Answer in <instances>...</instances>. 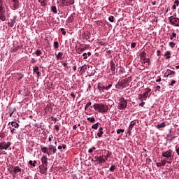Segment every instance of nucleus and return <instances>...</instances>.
Returning a JSON list of instances; mask_svg holds the SVG:
<instances>
[{
    "label": "nucleus",
    "mask_w": 179,
    "mask_h": 179,
    "mask_svg": "<svg viewBox=\"0 0 179 179\" xmlns=\"http://www.w3.org/2000/svg\"><path fill=\"white\" fill-rule=\"evenodd\" d=\"M90 108H94L97 113H107L108 111V106L103 103H94L92 106H90Z\"/></svg>",
    "instance_id": "obj_1"
},
{
    "label": "nucleus",
    "mask_w": 179,
    "mask_h": 179,
    "mask_svg": "<svg viewBox=\"0 0 179 179\" xmlns=\"http://www.w3.org/2000/svg\"><path fill=\"white\" fill-rule=\"evenodd\" d=\"M162 157H166V160H173L174 159L173 150L170 149L166 152H162Z\"/></svg>",
    "instance_id": "obj_2"
},
{
    "label": "nucleus",
    "mask_w": 179,
    "mask_h": 179,
    "mask_svg": "<svg viewBox=\"0 0 179 179\" xmlns=\"http://www.w3.org/2000/svg\"><path fill=\"white\" fill-rule=\"evenodd\" d=\"M127 106H128V102L125 100V98H120L117 106L118 110H125V108H127Z\"/></svg>",
    "instance_id": "obj_3"
},
{
    "label": "nucleus",
    "mask_w": 179,
    "mask_h": 179,
    "mask_svg": "<svg viewBox=\"0 0 179 179\" xmlns=\"http://www.w3.org/2000/svg\"><path fill=\"white\" fill-rule=\"evenodd\" d=\"M0 20L5 22L6 20V12L3 9V3L0 1Z\"/></svg>",
    "instance_id": "obj_4"
},
{
    "label": "nucleus",
    "mask_w": 179,
    "mask_h": 179,
    "mask_svg": "<svg viewBox=\"0 0 179 179\" xmlns=\"http://www.w3.org/2000/svg\"><path fill=\"white\" fill-rule=\"evenodd\" d=\"M170 24L175 26L176 27H179V18L174 16H171L169 17Z\"/></svg>",
    "instance_id": "obj_5"
},
{
    "label": "nucleus",
    "mask_w": 179,
    "mask_h": 179,
    "mask_svg": "<svg viewBox=\"0 0 179 179\" xmlns=\"http://www.w3.org/2000/svg\"><path fill=\"white\" fill-rule=\"evenodd\" d=\"M10 146V142H2L0 143V150H3V149L5 150H7L8 149H9V147Z\"/></svg>",
    "instance_id": "obj_6"
},
{
    "label": "nucleus",
    "mask_w": 179,
    "mask_h": 179,
    "mask_svg": "<svg viewBox=\"0 0 179 179\" xmlns=\"http://www.w3.org/2000/svg\"><path fill=\"white\" fill-rule=\"evenodd\" d=\"M41 150L42 153H46L48 156H51V155H52V152H51L50 151H48L49 148L47 147H43V145H41Z\"/></svg>",
    "instance_id": "obj_7"
},
{
    "label": "nucleus",
    "mask_w": 179,
    "mask_h": 179,
    "mask_svg": "<svg viewBox=\"0 0 179 179\" xmlns=\"http://www.w3.org/2000/svg\"><path fill=\"white\" fill-rule=\"evenodd\" d=\"M33 72H34V73H36L37 79H39L40 76H41V73L40 72V68H38V66H37L34 67Z\"/></svg>",
    "instance_id": "obj_8"
},
{
    "label": "nucleus",
    "mask_w": 179,
    "mask_h": 179,
    "mask_svg": "<svg viewBox=\"0 0 179 179\" xmlns=\"http://www.w3.org/2000/svg\"><path fill=\"white\" fill-rule=\"evenodd\" d=\"M39 171H40L41 174H47V166L40 165L39 166Z\"/></svg>",
    "instance_id": "obj_9"
},
{
    "label": "nucleus",
    "mask_w": 179,
    "mask_h": 179,
    "mask_svg": "<svg viewBox=\"0 0 179 179\" xmlns=\"http://www.w3.org/2000/svg\"><path fill=\"white\" fill-rule=\"evenodd\" d=\"M171 75H176V71L167 69L164 73L165 78H169V76H171Z\"/></svg>",
    "instance_id": "obj_10"
},
{
    "label": "nucleus",
    "mask_w": 179,
    "mask_h": 179,
    "mask_svg": "<svg viewBox=\"0 0 179 179\" xmlns=\"http://www.w3.org/2000/svg\"><path fill=\"white\" fill-rule=\"evenodd\" d=\"M110 70L112 71V73L113 75H115V63H114V61H110Z\"/></svg>",
    "instance_id": "obj_11"
},
{
    "label": "nucleus",
    "mask_w": 179,
    "mask_h": 179,
    "mask_svg": "<svg viewBox=\"0 0 179 179\" xmlns=\"http://www.w3.org/2000/svg\"><path fill=\"white\" fill-rule=\"evenodd\" d=\"M136 124V122L131 121L130 122L129 129H128V131L127 134H129V135H131V131L133 129L134 127H135V125Z\"/></svg>",
    "instance_id": "obj_12"
},
{
    "label": "nucleus",
    "mask_w": 179,
    "mask_h": 179,
    "mask_svg": "<svg viewBox=\"0 0 179 179\" xmlns=\"http://www.w3.org/2000/svg\"><path fill=\"white\" fill-rule=\"evenodd\" d=\"M41 160L42 162V165L48 166V158H47L46 156H43Z\"/></svg>",
    "instance_id": "obj_13"
},
{
    "label": "nucleus",
    "mask_w": 179,
    "mask_h": 179,
    "mask_svg": "<svg viewBox=\"0 0 179 179\" xmlns=\"http://www.w3.org/2000/svg\"><path fill=\"white\" fill-rule=\"evenodd\" d=\"M52 152V154L53 155H55V153H57V147L56 146H54L52 145H49V152Z\"/></svg>",
    "instance_id": "obj_14"
},
{
    "label": "nucleus",
    "mask_w": 179,
    "mask_h": 179,
    "mask_svg": "<svg viewBox=\"0 0 179 179\" xmlns=\"http://www.w3.org/2000/svg\"><path fill=\"white\" fill-rule=\"evenodd\" d=\"M22 171V169L19 166H14L13 167V174H17V173H20Z\"/></svg>",
    "instance_id": "obj_15"
},
{
    "label": "nucleus",
    "mask_w": 179,
    "mask_h": 179,
    "mask_svg": "<svg viewBox=\"0 0 179 179\" xmlns=\"http://www.w3.org/2000/svg\"><path fill=\"white\" fill-rule=\"evenodd\" d=\"M13 10H16V9H19V6H20V3H19V0H16L15 1H13Z\"/></svg>",
    "instance_id": "obj_16"
},
{
    "label": "nucleus",
    "mask_w": 179,
    "mask_h": 179,
    "mask_svg": "<svg viewBox=\"0 0 179 179\" xmlns=\"http://www.w3.org/2000/svg\"><path fill=\"white\" fill-rule=\"evenodd\" d=\"M98 163L99 164H103V163H106V159H104V157L100 156L98 159Z\"/></svg>",
    "instance_id": "obj_17"
},
{
    "label": "nucleus",
    "mask_w": 179,
    "mask_h": 179,
    "mask_svg": "<svg viewBox=\"0 0 179 179\" xmlns=\"http://www.w3.org/2000/svg\"><path fill=\"white\" fill-rule=\"evenodd\" d=\"M103 129H104L103 127H100L99 129V132L97 133V136H99V138H101V136H103V134H104Z\"/></svg>",
    "instance_id": "obj_18"
},
{
    "label": "nucleus",
    "mask_w": 179,
    "mask_h": 179,
    "mask_svg": "<svg viewBox=\"0 0 179 179\" xmlns=\"http://www.w3.org/2000/svg\"><path fill=\"white\" fill-rule=\"evenodd\" d=\"M87 69V66H86V64H84L83 66H81L80 73H85Z\"/></svg>",
    "instance_id": "obj_19"
},
{
    "label": "nucleus",
    "mask_w": 179,
    "mask_h": 179,
    "mask_svg": "<svg viewBox=\"0 0 179 179\" xmlns=\"http://www.w3.org/2000/svg\"><path fill=\"white\" fill-rule=\"evenodd\" d=\"M75 3V0H67L65 3V6H69L70 5H73Z\"/></svg>",
    "instance_id": "obj_20"
},
{
    "label": "nucleus",
    "mask_w": 179,
    "mask_h": 179,
    "mask_svg": "<svg viewBox=\"0 0 179 179\" xmlns=\"http://www.w3.org/2000/svg\"><path fill=\"white\" fill-rule=\"evenodd\" d=\"M157 167H162L163 166H166V160H163L161 162H158L156 164Z\"/></svg>",
    "instance_id": "obj_21"
},
{
    "label": "nucleus",
    "mask_w": 179,
    "mask_h": 179,
    "mask_svg": "<svg viewBox=\"0 0 179 179\" xmlns=\"http://www.w3.org/2000/svg\"><path fill=\"white\" fill-rule=\"evenodd\" d=\"M10 124V125L12 126V127H14V128H16V129H17V128H19V124H17V122H9L8 123V125Z\"/></svg>",
    "instance_id": "obj_22"
},
{
    "label": "nucleus",
    "mask_w": 179,
    "mask_h": 179,
    "mask_svg": "<svg viewBox=\"0 0 179 179\" xmlns=\"http://www.w3.org/2000/svg\"><path fill=\"white\" fill-rule=\"evenodd\" d=\"M171 53L170 52V51H166L164 54V57H166V59H170V58H171Z\"/></svg>",
    "instance_id": "obj_23"
},
{
    "label": "nucleus",
    "mask_w": 179,
    "mask_h": 179,
    "mask_svg": "<svg viewBox=\"0 0 179 179\" xmlns=\"http://www.w3.org/2000/svg\"><path fill=\"white\" fill-rule=\"evenodd\" d=\"M62 57H64V52H59L57 55L56 58H57V59H62Z\"/></svg>",
    "instance_id": "obj_24"
},
{
    "label": "nucleus",
    "mask_w": 179,
    "mask_h": 179,
    "mask_svg": "<svg viewBox=\"0 0 179 179\" xmlns=\"http://www.w3.org/2000/svg\"><path fill=\"white\" fill-rule=\"evenodd\" d=\"M98 89L99 90H102V92H104L106 90V87H104L101 83L98 84Z\"/></svg>",
    "instance_id": "obj_25"
},
{
    "label": "nucleus",
    "mask_w": 179,
    "mask_h": 179,
    "mask_svg": "<svg viewBox=\"0 0 179 179\" xmlns=\"http://www.w3.org/2000/svg\"><path fill=\"white\" fill-rule=\"evenodd\" d=\"M29 164H30L31 166H32V167H36V164H37V161H32L30 160L29 161Z\"/></svg>",
    "instance_id": "obj_26"
},
{
    "label": "nucleus",
    "mask_w": 179,
    "mask_h": 179,
    "mask_svg": "<svg viewBox=\"0 0 179 179\" xmlns=\"http://www.w3.org/2000/svg\"><path fill=\"white\" fill-rule=\"evenodd\" d=\"M140 58H141V60L142 59L145 60L146 59V52H143L142 53H141Z\"/></svg>",
    "instance_id": "obj_27"
},
{
    "label": "nucleus",
    "mask_w": 179,
    "mask_h": 179,
    "mask_svg": "<svg viewBox=\"0 0 179 179\" xmlns=\"http://www.w3.org/2000/svg\"><path fill=\"white\" fill-rule=\"evenodd\" d=\"M165 127H166V123L165 122H162L159 124H157V126L158 129H160V128H164Z\"/></svg>",
    "instance_id": "obj_28"
},
{
    "label": "nucleus",
    "mask_w": 179,
    "mask_h": 179,
    "mask_svg": "<svg viewBox=\"0 0 179 179\" xmlns=\"http://www.w3.org/2000/svg\"><path fill=\"white\" fill-rule=\"evenodd\" d=\"M99 125H100V123L96 122V124H94L92 126V129H97L99 128Z\"/></svg>",
    "instance_id": "obj_29"
},
{
    "label": "nucleus",
    "mask_w": 179,
    "mask_h": 179,
    "mask_svg": "<svg viewBox=\"0 0 179 179\" xmlns=\"http://www.w3.org/2000/svg\"><path fill=\"white\" fill-rule=\"evenodd\" d=\"M35 54L37 55V57H40V55L43 54V52H41V50H36V51L35 52Z\"/></svg>",
    "instance_id": "obj_30"
},
{
    "label": "nucleus",
    "mask_w": 179,
    "mask_h": 179,
    "mask_svg": "<svg viewBox=\"0 0 179 179\" xmlns=\"http://www.w3.org/2000/svg\"><path fill=\"white\" fill-rule=\"evenodd\" d=\"M111 156V153L110 152V151H107L106 152V155L104 156L106 160H108V157H110Z\"/></svg>",
    "instance_id": "obj_31"
},
{
    "label": "nucleus",
    "mask_w": 179,
    "mask_h": 179,
    "mask_svg": "<svg viewBox=\"0 0 179 179\" xmlns=\"http://www.w3.org/2000/svg\"><path fill=\"white\" fill-rule=\"evenodd\" d=\"M51 10H52V12H53V13H58V11L57 10V7L56 6H52L51 8Z\"/></svg>",
    "instance_id": "obj_32"
},
{
    "label": "nucleus",
    "mask_w": 179,
    "mask_h": 179,
    "mask_svg": "<svg viewBox=\"0 0 179 179\" xmlns=\"http://www.w3.org/2000/svg\"><path fill=\"white\" fill-rule=\"evenodd\" d=\"M87 121H90V122H94V121H96V119L94 117H87Z\"/></svg>",
    "instance_id": "obj_33"
},
{
    "label": "nucleus",
    "mask_w": 179,
    "mask_h": 179,
    "mask_svg": "<svg viewBox=\"0 0 179 179\" xmlns=\"http://www.w3.org/2000/svg\"><path fill=\"white\" fill-rule=\"evenodd\" d=\"M59 47V43L58 41H55L54 42V48H58Z\"/></svg>",
    "instance_id": "obj_34"
},
{
    "label": "nucleus",
    "mask_w": 179,
    "mask_h": 179,
    "mask_svg": "<svg viewBox=\"0 0 179 179\" xmlns=\"http://www.w3.org/2000/svg\"><path fill=\"white\" fill-rule=\"evenodd\" d=\"M92 106V102L89 101L87 102V103L85 106V110H87V108H89V107H90Z\"/></svg>",
    "instance_id": "obj_35"
},
{
    "label": "nucleus",
    "mask_w": 179,
    "mask_h": 179,
    "mask_svg": "<svg viewBox=\"0 0 179 179\" xmlns=\"http://www.w3.org/2000/svg\"><path fill=\"white\" fill-rule=\"evenodd\" d=\"M124 132H125V130H124L122 129H120L117 130V134H124Z\"/></svg>",
    "instance_id": "obj_36"
},
{
    "label": "nucleus",
    "mask_w": 179,
    "mask_h": 179,
    "mask_svg": "<svg viewBox=\"0 0 179 179\" xmlns=\"http://www.w3.org/2000/svg\"><path fill=\"white\" fill-rule=\"evenodd\" d=\"M176 37H177V34H176L175 32L172 33L171 36V40H173Z\"/></svg>",
    "instance_id": "obj_37"
},
{
    "label": "nucleus",
    "mask_w": 179,
    "mask_h": 179,
    "mask_svg": "<svg viewBox=\"0 0 179 179\" xmlns=\"http://www.w3.org/2000/svg\"><path fill=\"white\" fill-rule=\"evenodd\" d=\"M143 99H148V96H149V94H148V92H145L142 94Z\"/></svg>",
    "instance_id": "obj_38"
},
{
    "label": "nucleus",
    "mask_w": 179,
    "mask_h": 179,
    "mask_svg": "<svg viewBox=\"0 0 179 179\" xmlns=\"http://www.w3.org/2000/svg\"><path fill=\"white\" fill-rule=\"evenodd\" d=\"M108 20L109 22H110L111 23H113L114 22V16H110L108 17Z\"/></svg>",
    "instance_id": "obj_39"
},
{
    "label": "nucleus",
    "mask_w": 179,
    "mask_h": 179,
    "mask_svg": "<svg viewBox=\"0 0 179 179\" xmlns=\"http://www.w3.org/2000/svg\"><path fill=\"white\" fill-rule=\"evenodd\" d=\"M38 2H40L41 6H45V5H47V3H45V1H38Z\"/></svg>",
    "instance_id": "obj_40"
},
{
    "label": "nucleus",
    "mask_w": 179,
    "mask_h": 179,
    "mask_svg": "<svg viewBox=\"0 0 179 179\" xmlns=\"http://www.w3.org/2000/svg\"><path fill=\"white\" fill-rule=\"evenodd\" d=\"M61 32L63 34V36H65V34H66V31H65V29L64 28H61Z\"/></svg>",
    "instance_id": "obj_41"
},
{
    "label": "nucleus",
    "mask_w": 179,
    "mask_h": 179,
    "mask_svg": "<svg viewBox=\"0 0 179 179\" xmlns=\"http://www.w3.org/2000/svg\"><path fill=\"white\" fill-rule=\"evenodd\" d=\"M138 100H140L141 101H143V96L142 94H140L138 95Z\"/></svg>",
    "instance_id": "obj_42"
},
{
    "label": "nucleus",
    "mask_w": 179,
    "mask_h": 179,
    "mask_svg": "<svg viewBox=\"0 0 179 179\" xmlns=\"http://www.w3.org/2000/svg\"><path fill=\"white\" fill-rule=\"evenodd\" d=\"M169 45L170 47H171V48H174V47L176 46V43H174V42H170Z\"/></svg>",
    "instance_id": "obj_43"
},
{
    "label": "nucleus",
    "mask_w": 179,
    "mask_h": 179,
    "mask_svg": "<svg viewBox=\"0 0 179 179\" xmlns=\"http://www.w3.org/2000/svg\"><path fill=\"white\" fill-rule=\"evenodd\" d=\"M68 20L69 23H72V22H73V16L69 17Z\"/></svg>",
    "instance_id": "obj_44"
},
{
    "label": "nucleus",
    "mask_w": 179,
    "mask_h": 179,
    "mask_svg": "<svg viewBox=\"0 0 179 179\" xmlns=\"http://www.w3.org/2000/svg\"><path fill=\"white\" fill-rule=\"evenodd\" d=\"M115 170V166L114 165H112L110 168V171H114Z\"/></svg>",
    "instance_id": "obj_45"
},
{
    "label": "nucleus",
    "mask_w": 179,
    "mask_h": 179,
    "mask_svg": "<svg viewBox=\"0 0 179 179\" xmlns=\"http://www.w3.org/2000/svg\"><path fill=\"white\" fill-rule=\"evenodd\" d=\"M136 47V43L134 42L131 44V48H135Z\"/></svg>",
    "instance_id": "obj_46"
},
{
    "label": "nucleus",
    "mask_w": 179,
    "mask_h": 179,
    "mask_svg": "<svg viewBox=\"0 0 179 179\" xmlns=\"http://www.w3.org/2000/svg\"><path fill=\"white\" fill-rule=\"evenodd\" d=\"M83 59H87V53L85 52L83 54Z\"/></svg>",
    "instance_id": "obj_47"
},
{
    "label": "nucleus",
    "mask_w": 179,
    "mask_h": 179,
    "mask_svg": "<svg viewBox=\"0 0 179 179\" xmlns=\"http://www.w3.org/2000/svg\"><path fill=\"white\" fill-rule=\"evenodd\" d=\"M160 89H162V87H160L159 85L156 87V90H155V92H160Z\"/></svg>",
    "instance_id": "obj_48"
},
{
    "label": "nucleus",
    "mask_w": 179,
    "mask_h": 179,
    "mask_svg": "<svg viewBox=\"0 0 179 179\" xmlns=\"http://www.w3.org/2000/svg\"><path fill=\"white\" fill-rule=\"evenodd\" d=\"M50 118L52 121H55V122L58 121V118L55 117L54 116H51Z\"/></svg>",
    "instance_id": "obj_49"
},
{
    "label": "nucleus",
    "mask_w": 179,
    "mask_h": 179,
    "mask_svg": "<svg viewBox=\"0 0 179 179\" xmlns=\"http://www.w3.org/2000/svg\"><path fill=\"white\" fill-rule=\"evenodd\" d=\"M113 86L112 84H109L108 86L105 87V90H108Z\"/></svg>",
    "instance_id": "obj_50"
},
{
    "label": "nucleus",
    "mask_w": 179,
    "mask_h": 179,
    "mask_svg": "<svg viewBox=\"0 0 179 179\" xmlns=\"http://www.w3.org/2000/svg\"><path fill=\"white\" fill-rule=\"evenodd\" d=\"M70 96H71V97H73V100H75V98L76 97V96L75 95V94H74L73 92H71V93L70 94Z\"/></svg>",
    "instance_id": "obj_51"
},
{
    "label": "nucleus",
    "mask_w": 179,
    "mask_h": 179,
    "mask_svg": "<svg viewBox=\"0 0 179 179\" xmlns=\"http://www.w3.org/2000/svg\"><path fill=\"white\" fill-rule=\"evenodd\" d=\"M145 64H150V59L149 58H145Z\"/></svg>",
    "instance_id": "obj_52"
},
{
    "label": "nucleus",
    "mask_w": 179,
    "mask_h": 179,
    "mask_svg": "<svg viewBox=\"0 0 179 179\" xmlns=\"http://www.w3.org/2000/svg\"><path fill=\"white\" fill-rule=\"evenodd\" d=\"M151 92H152V89L148 88V89L146 90L145 93H147V94H149V93H150Z\"/></svg>",
    "instance_id": "obj_53"
},
{
    "label": "nucleus",
    "mask_w": 179,
    "mask_h": 179,
    "mask_svg": "<svg viewBox=\"0 0 179 179\" xmlns=\"http://www.w3.org/2000/svg\"><path fill=\"white\" fill-rule=\"evenodd\" d=\"M15 110L16 109L15 108L12 112H9V117H12V115H13V113H15Z\"/></svg>",
    "instance_id": "obj_54"
},
{
    "label": "nucleus",
    "mask_w": 179,
    "mask_h": 179,
    "mask_svg": "<svg viewBox=\"0 0 179 179\" xmlns=\"http://www.w3.org/2000/svg\"><path fill=\"white\" fill-rule=\"evenodd\" d=\"M174 139H176V136L168 138V141H173Z\"/></svg>",
    "instance_id": "obj_55"
},
{
    "label": "nucleus",
    "mask_w": 179,
    "mask_h": 179,
    "mask_svg": "<svg viewBox=\"0 0 179 179\" xmlns=\"http://www.w3.org/2000/svg\"><path fill=\"white\" fill-rule=\"evenodd\" d=\"M176 83V80H173L171 83L169 84V86H173Z\"/></svg>",
    "instance_id": "obj_56"
},
{
    "label": "nucleus",
    "mask_w": 179,
    "mask_h": 179,
    "mask_svg": "<svg viewBox=\"0 0 179 179\" xmlns=\"http://www.w3.org/2000/svg\"><path fill=\"white\" fill-rule=\"evenodd\" d=\"M55 129H56V131H59V126H58V125H55Z\"/></svg>",
    "instance_id": "obj_57"
},
{
    "label": "nucleus",
    "mask_w": 179,
    "mask_h": 179,
    "mask_svg": "<svg viewBox=\"0 0 179 179\" xmlns=\"http://www.w3.org/2000/svg\"><path fill=\"white\" fill-rule=\"evenodd\" d=\"M174 4L176 5V6H178V5H179V1H178V0H176V1H174Z\"/></svg>",
    "instance_id": "obj_58"
},
{
    "label": "nucleus",
    "mask_w": 179,
    "mask_h": 179,
    "mask_svg": "<svg viewBox=\"0 0 179 179\" xmlns=\"http://www.w3.org/2000/svg\"><path fill=\"white\" fill-rule=\"evenodd\" d=\"M171 137V130L169 131V134H167V138Z\"/></svg>",
    "instance_id": "obj_59"
},
{
    "label": "nucleus",
    "mask_w": 179,
    "mask_h": 179,
    "mask_svg": "<svg viewBox=\"0 0 179 179\" xmlns=\"http://www.w3.org/2000/svg\"><path fill=\"white\" fill-rule=\"evenodd\" d=\"M31 64H36V59L34 58H32L31 60Z\"/></svg>",
    "instance_id": "obj_60"
},
{
    "label": "nucleus",
    "mask_w": 179,
    "mask_h": 179,
    "mask_svg": "<svg viewBox=\"0 0 179 179\" xmlns=\"http://www.w3.org/2000/svg\"><path fill=\"white\" fill-rule=\"evenodd\" d=\"M140 107H143V106H145V102L141 101V103L139 104Z\"/></svg>",
    "instance_id": "obj_61"
},
{
    "label": "nucleus",
    "mask_w": 179,
    "mask_h": 179,
    "mask_svg": "<svg viewBox=\"0 0 179 179\" xmlns=\"http://www.w3.org/2000/svg\"><path fill=\"white\" fill-rule=\"evenodd\" d=\"M15 129H10L11 135H13V134H15Z\"/></svg>",
    "instance_id": "obj_62"
},
{
    "label": "nucleus",
    "mask_w": 179,
    "mask_h": 179,
    "mask_svg": "<svg viewBox=\"0 0 179 179\" xmlns=\"http://www.w3.org/2000/svg\"><path fill=\"white\" fill-rule=\"evenodd\" d=\"M64 68H68V63H62Z\"/></svg>",
    "instance_id": "obj_63"
},
{
    "label": "nucleus",
    "mask_w": 179,
    "mask_h": 179,
    "mask_svg": "<svg viewBox=\"0 0 179 179\" xmlns=\"http://www.w3.org/2000/svg\"><path fill=\"white\" fill-rule=\"evenodd\" d=\"M176 152L178 156H179V147L176 150Z\"/></svg>",
    "instance_id": "obj_64"
}]
</instances>
